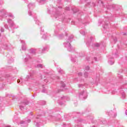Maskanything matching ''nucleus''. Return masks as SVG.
Masks as SVG:
<instances>
[{
	"label": "nucleus",
	"mask_w": 127,
	"mask_h": 127,
	"mask_svg": "<svg viewBox=\"0 0 127 127\" xmlns=\"http://www.w3.org/2000/svg\"><path fill=\"white\" fill-rule=\"evenodd\" d=\"M12 62H13V61L11 60L10 61H8V63H12Z\"/></svg>",
	"instance_id": "47"
},
{
	"label": "nucleus",
	"mask_w": 127,
	"mask_h": 127,
	"mask_svg": "<svg viewBox=\"0 0 127 127\" xmlns=\"http://www.w3.org/2000/svg\"><path fill=\"white\" fill-rule=\"evenodd\" d=\"M4 26L6 29H8V25H7V24H5Z\"/></svg>",
	"instance_id": "38"
},
{
	"label": "nucleus",
	"mask_w": 127,
	"mask_h": 127,
	"mask_svg": "<svg viewBox=\"0 0 127 127\" xmlns=\"http://www.w3.org/2000/svg\"><path fill=\"white\" fill-rule=\"evenodd\" d=\"M114 41L116 42L117 41V39H114Z\"/></svg>",
	"instance_id": "58"
},
{
	"label": "nucleus",
	"mask_w": 127,
	"mask_h": 127,
	"mask_svg": "<svg viewBox=\"0 0 127 127\" xmlns=\"http://www.w3.org/2000/svg\"><path fill=\"white\" fill-rule=\"evenodd\" d=\"M46 89H45L44 87L43 88V90L42 91V93H46Z\"/></svg>",
	"instance_id": "36"
},
{
	"label": "nucleus",
	"mask_w": 127,
	"mask_h": 127,
	"mask_svg": "<svg viewBox=\"0 0 127 127\" xmlns=\"http://www.w3.org/2000/svg\"><path fill=\"white\" fill-rule=\"evenodd\" d=\"M118 77L119 78H122L123 76L122 75H119Z\"/></svg>",
	"instance_id": "52"
},
{
	"label": "nucleus",
	"mask_w": 127,
	"mask_h": 127,
	"mask_svg": "<svg viewBox=\"0 0 127 127\" xmlns=\"http://www.w3.org/2000/svg\"><path fill=\"white\" fill-rule=\"evenodd\" d=\"M80 34L82 35H85V32L80 31Z\"/></svg>",
	"instance_id": "41"
},
{
	"label": "nucleus",
	"mask_w": 127,
	"mask_h": 127,
	"mask_svg": "<svg viewBox=\"0 0 127 127\" xmlns=\"http://www.w3.org/2000/svg\"><path fill=\"white\" fill-rule=\"evenodd\" d=\"M74 80H75V81H78V80H79V78H76Z\"/></svg>",
	"instance_id": "53"
},
{
	"label": "nucleus",
	"mask_w": 127,
	"mask_h": 127,
	"mask_svg": "<svg viewBox=\"0 0 127 127\" xmlns=\"http://www.w3.org/2000/svg\"><path fill=\"white\" fill-rule=\"evenodd\" d=\"M65 10H70V8H69V7H66Z\"/></svg>",
	"instance_id": "42"
},
{
	"label": "nucleus",
	"mask_w": 127,
	"mask_h": 127,
	"mask_svg": "<svg viewBox=\"0 0 127 127\" xmlns=\"http://www.w3.org/2000/svg\"><path fill=\"white\" fill-rule=\"evenodd\" d=\"M61 91H65L66 90V88H65V87L66 85L63 82V81L61 82Z\"/></svg>",
	"instance_id": "15"
},
{
	"label": "nucleus",
	"mask_w": 127,
	"mask_h": 127,
	"mask_svg": "<svg viewBox=\"0 0 127 127\" xmlns=\"http://www.w3.org/2000/svg\"><path fill=\"white\" fill-rule=\"evenodd\" d=\"M91 4V2H88V3H87V5H89V4Z\"/></svg>",
	"instance_id": "57"
},
{
	"label": "nucleus",
	"mask_w": 127,
	"mask_h": 127,
	"mask_svg": "<svg viewBox=\"0 0 127 127\" xmlns=\"http://www.w3.org/2000/svg\"><path fill=\"white\" fill-rule=\"evenodd\" d=\"M46 74L47 79H45V82H46L47 80H48V82H51L52 80H55V79H60L59 76H55L54 75H51L50 73H48V72H47Z\"/></svg>",
	"instance_id": "5"
},
{
	"label": "nucleus",
	"mask_w": 127,
	"mask_h": 127,
	"mask_svg": "<svg viewBox=\"0 0 127 127\" xmlns=\"http://www.w3.org/2000/svg\"><path fill=\"white\" fill-rule=\"evenodd\" d=\"M99 81H100V78H99V77H97V78L95 80V83H98V82H99Z\"/></svg>",
	"instance_id": "34"
},
{
	"label": "nucleus",
	"mask_w": 127,
	"mask_h": 127,
	"mask_svg": "<svg viewBox=\"0 0 127 127\" xmlns=\"http://www.w3.org/2000/svg\"><path fill=\"white\" fill-rule=\"evenodd\" d=\"M84 77L85 78H89V73H88V72H85L84 74Z\"/></svg>",
	"instance_id": "26"
},
{
	"label": "nucleus",
	"mask_w": 127,
	"mask_h": 127,
	"mask_svg": "<svg viewBox=\"0 0 127 127\" xmlns=\"http://www.w3.org/2000/svg\"><path fill=\"white\" fill-rule=\"evenodd\" d=\"M36 67L37 68H42L43 67H44V66H43V64H37Z\"/></svg>",
	"instance_id": "27"
},
{
	"label": "nucleus",
	"mask_w": 127,
	"mask_h": 127,
	"mask_svg": "<svg viewBox=\"0 0 127 127\" xmlns=\"http://www.w3.org/2000/svg\"><path fill=\"white\" fill-rule=\"evenodd\" d=\"M122 34H123V35H127L126 33H123Z\"/></svg>",
	"instance_id": "50"
},
{
	"label": "nucleus",
	"mask_w": 127,
	"mask_h": 127,
	"mask_svg": "<svg viewBox=\"0 0 127 127\" xmlns=\"http://www.w3.org/2000/svg\"><path fill=\"white\" fill-rule=\"evenodd\" d=\"M108 115L109 116H111V115H112L113 118H116V117H117V113H114V112H113V111H111L109 113Z\"/></svg>",
	"instance_id": "19"
},
{
	"label": "nucleus",
	"mask_w": 127,
	"mask_h": 127,
	"mask_svg": "<svg viewBox=\"0 0 127 127\" xmlns=\"http://www.w3.org/2000/svg\"><path fill=\"white\" fill-rule=\"evenodd\" d=\"M54 32H55V34H56V35H57V34L58 33V30H55Z\"/></svg>",
	"instance_id": "39"
},
{
	"label": "nucleus",
	"mask_w": 127,
	"mask_h": 127,
	"mask_svg": "<svg viewBox=\"0 0 127 127\" xmlns=\"http://www.w3.org/2000/svg\"><path fill=\"white\" fill-rule=\"evenodd\" d=\"M58 72L61 75H63L65 74V72L61 69V68L59 67L58 68Z\"/></svg>",
	"instance_id": "18"
},
{
	"label": "nucleus",
	"mask_w": 127,
	"mask_h": 127,
	"mask_svg": "<svg viewBox=\"0 0 127 127\" xmlns=\"http://www.w3.org/2000/svg\"><path fill=\"white\" fill-rule=\"evenodd\" d=\"M31 119L32 118H33V116H32V114H31Z\"/></svg>",
	"instance_id": "55"
},
{
	"label": "nucleus",
	"mask_w": 127,
	"mask_h": 127,
	"mask_svg": "<svg viewBox=\"0 0 127 127\" xmlns=\"http://www.w3.org/2000/svg\"><path fill=\"white\" fill-rule=\"evenodd\" d=\"M108 63L109 64H110V65H113V64L115 63V62L114 61V60H113V59H109Z\"/></svg>",
	"instance_id": "22"
},
{
	"label": "nucleus",
	"mask_w": 127,
	"mask_h": 127,
	"mask_svg": "<svg viewBox=\"0 0 127 127\" xmlns=\"http://www.w3.org/2000/svg\"><path fill=\"white\" fill-rule=\"evenodd\" d=\"M7 22L9 27H11L12 29L15 28V24L13 22V21L11 20L10 19H9L7 20Z\"/></svg>",
	"instance_id": "9"
},
{
	"label": "nucleus",
	"mask_w": 127,
	"mask_h": 127,
	"mask_svg": "<svg viewBox=\"0 0 127 127\" xmlns=\"http://www.w3.org/2000/svg\"><path fill=\"white\" fill-rule=\"evenodd\" d=\"M41 78H44H44H46V76H43V75H42V76H41Z\"/></svg>",
	"instance_id": "48"
},
{
	"label": "nucleus",
	"mask_w": 127,
	"mask_h": 127,
	"mask_svg": "<svg viewBox=\"0 0 127 127\" xmlns=\"http://www.w3.org/2000/svg\"><path fill=\"white\" fill-rule=\"evenodd\" d=\"M89 70H90V66H86L84 69V71H89Z\"/></svg>",
	"instance_id": "29"
},
{
	"label": "nucleus",
	"mask_w": 127,
	"mask_h": 127,
	"mask_svg": "<svg viewBox=\"0 0 127 127\" xmlns=\"http://www.w3.org/2000/svg\"><path fill=\"white\" fill-rule=\"evenodd\" d=\"M1 50V49H0V51Z\"/></svg>",
	"instance_id": "64"
},
{
	"label": "nucleus",
	"mask_w": 127,
	"mask_h": 127,
	"mask_svg": "<svg viewBox=\"0 0 127 127\" xmlns=\"http://www.w3.org/2000/svg\"><path fill=\"white\" fill-rule=\"evenodd\" d=\"M49 49V47L48 46H46L44 47L43 49H39L38 50L40 53H44L45 51H48Z\"/></svg>",
	"instance_id": "12"
},
{
	"label": "nucleus",
	"mask_w": 127,
	"mask_h": 127,
	"mask_svg": "<svg viewBox=\"0 0 127 127\" xmlns=\"http://www.w3.org/2000/svg\"><path fill=\"white\" fill-rule=\"evenodd\" d=\"M3 48L5 49V50H8V49L11 48V45L9 43L4 45L3 46Z\"/></svg>",
	"instance_id": "13"
},
{
	"label": "nucleus",
	"mask_w": 127,
	"mask_h": 127,
	"mask_svg": "<svg viewBox=\"0 0 127 127\" xmlns=\"http://www.w3.org/2000/svg\"><path fill=\"white\" fill-rule=\"evenodd\" d=\"M97 1H98V2H100V1H101V0H97Z\"/></svg>",
	"instance_id": "62"
},
{
	"label": "nucleus",
	"mask_w": 127,
	"mask_h": 127,
	"mask_svg": "<svg viewBox=\"0 0 127 127\" xmlns=\"http://www.w3.org/2000/svg\"><path fill=\"white\" fill-rule=\"evenodd\" d=\"M47 0H37V1L38 3H40V4H43L45 2H46Z\"/></svg>",
	"instance_id": "20"
},
{
	"label": "nucleus",
	"mask_w": 127,
	"mask_h": 127,
	"mask_svg": "<svg viewBox=\"0 0 127 127\" xmlns=\"http://www.w3.org/2000/svg\"><path fill=\"white\" fill-rule=\"evenodd\" d=\"M78 76L80 77V76H82V72H79L78 73Z\"/></svg>",
	"instance_id": "43"
},
{
	"label": "nucleus",
	"mask_w": 127,
	"mask_h": 127,
	"mask_svg": "<svg viewBox=\"0 0 127 127\" xmlns=\"http://www.w3.org/2000/svg\"><path fill=\"white\" fill-rule=\"evenodd\" d=\"M83 2H82V0H80V1H79V3H82Z\"/></svg>",
	"instance_id": "56"
},
{
	"label": "nucleus",
	"mask_w": 127,
	"mask_h": 127,
	"mask_svg": "<svg viewBox=\"0 0 127 127\" xmlns=\"http://www.w3.org/2000/svg\"><path fill=\"white\" fill-rule=\"evenodd\" d=\"M83 87H84V85L82 84H78V88H83Z\"/></svg>",
	"instance_id": "35"
},
{
	"label": "nucleus",
	"mask_w": 127,
	"mask_h": 127,
	"mask_svg": "<svg viewBox=\"0 0 127 127\" xmlns=\"http://www.w3.org/2000/svg\"><path fill=\"white\" fill-rule=\"evenodd\" d=\"M82 122V119H79L78 120L76 121V124H80Z\"/></svg>",
	"instance_id": "31"
},
{
	"label": "nucleus",
	"mask_w": 127,
	"mask_h": 127,
	"mask_svg": "<svg viewBox=\"0 0 127 127\" xmlns=\"http://www.w3.org/2000/svg\"><path fill=\"white\" fill-rule=\"evenodd\" d=\"M20 104H20L19 105V108H20L21 111H23V110H24V108L23 106L28 105V101L21 102Z\"/></svg>",
	"instance_id": "11"
},
{
	"label": "nucleus",
	"mask_w": 127,
	"mask_h": 127,
	"mask_svg": "<svg viewBox=\"0 0 127 127\" xmlns=\"http://www.w3.org/2000/svg\"><path fill=\"white\" fill-rule=\"evenodd\" d=\"M94 59L95 61H97V58L96 57H95Z\"/></svg>",
	"instance_id": "54"
},
{
	"label": "nucleus",
	"mask_w": 127,
	"mask_h": 127,
	"mask_svg": "<svg viewBox=\"0 0 127 127\" xmlns=\"http://www.w3.org/2000/svg\"><path fill=\"white\" fill-rule=\"evenodd\" d=\"M58 37L60 39H62V38H63L64 37V35H63V34H61V35H59L58 36Z\"/></svg>",
	"instance_id": "28"
},
{
	"label": "nucleus",
	"mask_w": 127,
	"mask_h": 127,
	"mask_svg": "<svg viewBox=\"0 0 127 127\" xmlns=\"http://www.w3.org/2000/svg\"><path fill=\"white\" fill-rule=\"evenodd\" d=\"M31 57L29 56V55L27 54L26 56V58H24V62H28V61H30L31 60Z\"/></svg>",
	"instance_id": "14"
},
{
	"label": "nucleus",
	"mask_w": 127,
	"mask_h": 127,
	"mask_svg": "<svg viewBox=\"0 0 127 127\" xmlns=\"http://www.w3.org/2000/svg\"><path fill=\"white\" fill-rule=\"evenodd\" d=\"M30 122H31L30 119H27V118H26L25 121L20 122V125H22L21 127H27V124L28 123H30Z\"/></svg>",
	"instance_id": "8"
},
{
	"label": "nucleus",
	"mask_w": 127,
	"mask_h": 127,
	"mask_svg": "<svg viewBox=\"0 0 127 127\" xmlns=\"http://www.w3.org/2000/svg\"><path fill=\"white\" fill-rule=\"evenodd\" d=\"M0 14V15H4V14H5V11H4V9L1 10Z\"/></svg>",
	"instance_id": "25"
},
{
	"label": "nucleus",
	"mask_w": 127,
	"mask_h": 127,
	"mask_svg": "<svg viewBox=\"0 0 127 127\" xmlns=\"http://www.w3.org/2000/svg\"><path fill=\"white\" fill-rule=\"evenodd\" d=\"M21 43H22V50H26V46L25 45V42L23 40H21Z\"/></svg>",
	"instance_id": "16"
},
{
	"label": "nucleus",
	"mask_w": 127,
	"mask_h": 127,
	"mask_svg": "<svg viewBox=\"0 0 127 127\" xmlns=\"http://www.w3.org/2000/svg\"><path fill=\"white\" fill-rule=\"evenodd\" d=\"M5 127H10V126H6Z\"/></svg>",
	"instance_id": "63"
},
{
	"label": "nucleus",
	"mask_w": 127,
	"mask_h": 127,
	"mask_svg": "<svg viewBox=\"0 0 127 127\" xmlns=\"http://www.w3.org/2000/svg\"><path fill=\"white\" fill-rule=\"evenodd\" d=\"M74 38V36L70 35L69 36L68 39L66 40V42L64 43V46L67 48L68 51L71 52L74 50V48H72L70 42H72V39Z\"/></svg>",
	"instance_id": "2"
},
{
	"label": "nucleus",
	"mask_w": 127,
	"mask_h": 127,
	"mask_svg": "<svg viewBox=\"0 0 127 127\" xmlns=\"http://www.w3.org/2000/svg\"><path fill=\"white\" fill-rule=\"evenodd\" d=\"M28 7L29 8L28 15L30 16H32L34 17V21H35L36 24H38V25H40V22H39V20H37L36 18V14L32 11V9L35 7V4L33 3H30L28 5Z\"/></svg>",
	"instance_id": "1"
},
{
	"label": "nucleus",
	"mask_w": 127,
	"mask_h": 127,
	"mask_svg": "<svg viewBox=\"0 0 127 127\" xmlns=\"http://www.w3.org/2000/svg\"><path fill=\"white\" fill-rule=\"evenodd\" d=\"M42 105H45L46 104V102L45 101H42Z\"/></svg>",
	"instance_id": "45"
},
{
	"label": "nucleus",
	"mask_w": 127,
	"mask_h": 127,
	"mask_svg": "<svg viewBox=\"0 0 127 127\" xmlns=\"http://www.w3.org/2000/svg\"><path fill=\"white\" fill-rule=\"evenodd\" d=\"M32 77H33V71H31L30 72V74L27 75L25 79H23L22 78H21L20 79L17 80V83H23L24 81H28L29 79H32Z\"/></svg>",
	"instance_id": "3"
},
{
	"label": "nucleus",
	"mask_w": 127,
	"mask_h": 127,
	"mask_svg": "<svg viewBox=\"0 0 127 127\" xmlns=\"http://www.w3.org/2000/svg\"><path fill=\"white\" fill-rule=\"evenodd\" d=\"M87 97H88V93L86 91H82L79 93V97L81 100H86Z\"/></svg>",
	"instance_id": "6"
},
{
	"label": "nucleus",
	"mask_w": 127,
	"mask_h": 127,
	"mask_svg": "<svg viewBox=\"0 0 127 127\" xmlns=\"http://www.w3.org/2000/svg\"><path fill=\"white\" fill-rule=\"evenodd\" d=\"M30 53L31 54H35V50L31 49V50H30Z\"/></svg>",
	"instance_id": "24"
},
{
	"label": "nucleus",
	"mask_w": 127,
	"mask_h": 127,
	"mask_svg": "<svg viewBox=\"0 0 127 127\" xmlns=\"http://www.w3.org/2000/svg\"><path fill=\"white\" fill-rule=\"evenodd\" d=\"M114 94H115V92H112V94L114 95Z\"/></svg>",
	"instance_id": "61"
},
{
	"label": "nucleus",
	"mask_w": 127,
	"mask_h": 127,
	"mask_svg": "<svg viewBox=\"0 0 127 127\" xmlns=\"http://www.w3.org/2000/svg\"><path fill=\"white\" fill-rule=\"evenodd\" d=\"M93 46H94V47H99V46H100V44L99 43H95V44H93Z\"/></svg>",
	"instance_id": "30"
},
{
	"label": "nucleus",
	"mask_w": 127,
	"mask_h": 127,
	"mask_svg": "<svg viewBox=\"0 0 127 127\" xmlns=\"http://www.w3.org/2000/svg\"><path fill=\"white\" fill-rule=\"evenodd\" d=\"M100 2L101 3V5H102L103 6H104V7H106L107 9H110V8L112 7V5L108 4V5H104V2H103V1H100Z\"/></svg>",
	"instance_id": "17"
},
{
	"label": "nucleus",
	"mask_w": 127,
	"mask_h": 127,
	"mask_svg": "<svg viewBox=\"0 0 127 127\" xmlns=\"http://www.w3.org/2000/svg\"><path fill=\"white\" fill-rule=\"evenodd\" d=\"M92 39H93V37H90V41L89 42H87L86 43V44H87V46H88V45H89V44H90V43L91 42V41H92Z\"/></svg>",
	"instance_id": "33"
},
{
	"label": "nucleus",
	"mask_w": 127,
	"mask_h": 127,
	"mask_svg": "<svg viewBox=\"0 0 127 127\" xmlns=\"http://www.w3.org/2000/svg\"><path fill=\"white\" fill-rule=\"evenodd\" d=\"M107 26H108V24H106L105 25H104L103 26V28H104V29H106Z\"/></svg>",
	"instance_id": "37"
},
{
	"label": "nucleus",
	"mask_w": 127,
	"mask_h": 127,
	"mask_svg": "<svg viewBox=\"0 0 127 127\" xmlns=\"http://www.w3.org/2000/svg\"><path fill=\"white\" fill-rule=\"evenodd\" d=\"M40 118H39L38 116V117H36V120L34 121V125L36 127H39L40 126V120H38Z\"/></svg>",
	"instance_id": "10"
},
{
	"label": "nucleus",
	"mask_w": 127,
	"mask_h": 127,
	"mask_svg": "<svg viewBox=\"0 0 127 127\" xmlns=\"http://www.w3.org/2000/svg\"><path fill=\"white\" fill-rule=\"evenodd\" d=\"M0 31H1V32H3L4 29H3V28H0Z\"/></svg>",
	"instance_id": "44"
},
{
	"label": "nucleus",
	"mask_w": 127,
	"mask_h": 127,
	"mask_svg": "<svg viewBox=\"0 0 127 127\" xmlns=\"http://www.w3.org/2000/svg\"><path fill=\"white\" fill-rule=\"evenodd\" d=\"M54 11H56V13L54 15V16L56 18H60L62 19V21L64 19V14H61L59 11H57L56 8H54Z\"/></svg>",
	"instance_id": "4"
},
{
	"label": "nucleus",
	"mask_w": 127,
	"mask_h": 127,
	"mask_svg": "<svg viewBox=\"0 0 127 127\" xmlns=\"http://www.w3.org/2000/svg\"><path fill=\"white\" fill-rule=\"evenodd\" d=\"M48 12L49 13V12H50V10H48Z\"/></svg>",
	"instance_id": "59"
},
{
	"label": "nucleus",
	"mask_w": 127,
	"mask_h": 127,
	"mask_svg": "<svg viewBox=\"0 0 127 127\" xmlns=\"http://www.w3.org/2000/svg\"><path fill=\"white\" fill-rule=\"evenodd\" d=\"M71 61H72V62H76V58L72 57L71 58Z\"/></svg>",
	"instance_id": "32"
},
{
	"label": "nucleus",
	"mask_w": 127,
	"mask_h": 127,
	"mask_svg": "<svg viewBox=\"0 0 127 127\" xmlns=\"http://www.w3.org/2000/svg\"><path fill=\"white\" fill-rule=\"evenodd\" d=\"M43 32H44V30L41 29V34H43V39H47V38H46V34H43Z\"/></svg>",
	"instance_id": "21"
},
{
	"label": "nucleus",
	"mask_w": 127,
	"mask_h": 127,
	"mask_svg": "<svg viewBox=\"0 0 127 127\" xmlns=\"http://www.w3.org/2000/svg\"><path fill=\"white\" fill-rule=\"evenodd\" d=\"M75 127H80V126L78 125V124H75Z\"/></svg>",
	"instance_id": "49"
},
{
	"label": "nucleus",
	"mask_w": 127,
	"mask_h": 127,
	"mask_svg": "<svg viewBox=\"0 0 127 127\" xmlns=\"http://www.w3.org/2000/svg\"><path fill=\"white\" fill-rule=\"evenodd\" d=\"M8 16H9V17H12V18H13V15H12V14H9Z\"/></svg>",
	"instance_id": "40"
},
{
	"label": "nucleus",
	"mask_w": 127,
	"mask_h": 127,
	"mask_svg": "<svg viewBox=\"0 0 127 127\" xmlns=\"http://www.w3.org/2000/svg\"><path fill=\"white\" fill-rule=\"evenodd\" d=\"M69 101L70 100V98L69 97H63L61 98V101H59L58 103H59V105H60L61 106H63L64 104H65V101Z\"/></svg>",
	"instance_id": "7"
},
{
	"label": "nucleus",
	"mask_w": 127,
	"mask_h": 127,
	"mask_svg": "<svg viewBox=\"0 0 127 127\" xmlns=\"http://www.w3.org/2000/svg\"><path fill=\"white\" fill-rule=\"evenodd\" d=\"M89 58H87V61H89Z\"/></svg>",
	"instance_id": "60"
},
{
	"label": "nucleus",
	"mask_w": 127,
	"mask_h": 127,
	"mask_svg": "<svg viewBox=\"0 0 127 127\" xmlns=\"http://www.w3.org/2000/svg\"><path fill=\"white\" fill-rule=\"evenodd\" d=\"M72 10L73 11V12H77V11H78V9H77L76 11H75V10H74V9H72Z\"/></svg>",
	"instance_id": "46"
},
{
	"label": "nucleus",
	"mask_w": 127,
	"mask_h": 127,
	"mask_svg": "<svg viewBox=\"0 0 127 127\" xmlns=\"http://www.w3.org/2000/svg\"><path fill=\"white\" fill-rule=\"evenodd\" d=\"M89 119L90 121H92V118H91L90 117H89Z\"/></svg>",
	"instance_id": "51"
},
{
	"label": "nucleus",
	"mask_w": 127,
	"mask_h": 127,
	"mask_svg": "<svg viewBox=\"0 0 127 127\" xmlns=\"http://www.w3.org/2000/svg\"><path fill=\"white\" fill-rule=\"evenodd\" d=\"M121 98L123 100H125V99H126V93H125V92H121Z\"/></svg>",
	"instance_id": "23"
}]
</instances>
